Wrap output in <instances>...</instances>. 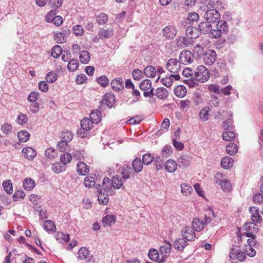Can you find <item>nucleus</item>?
<instances>
[{
	"mask_svg": "<svg viewBox=\"0 0 263 263\" xmlns=\"http://www.w3.org/2000/svg\"><path fill=\"white\" fill-rule=\"evenodd\" d=\"M110 182V179L105 178L102 181V189L100 184H96L95 185L96 192H99L98 200L100 204L106 205L109 201L108 195L112 194L113 191L111 190Z\"/></svg>",
	"mask_w": 263,
	"mask_h": 263,
	"instance_id": "1",
	"label": "nucleus"
},
{
	"mask_svg": "<svg viewBox=\"0 0 263 263\" xmlns=\"http://www.w3.org/2000/svg\"><path fill=\"white\" fill-rule=\"evenodd\" d=\"M195 78L196 81L204 83L210 78L209 71L205 66L200 65L195 70Z\"/></svg>",
	"mask_w": 263,
	"mask_h": 263,
	"instance_id": "2",
	"label": "nucleus"
},
{
	"mask_svg": "<svg viewBox=\"0 0 263 263\" xmlns=\"http://www.w3.org/2000/svg\"><path fill=\"white\" fill-rule=\"evenodd\" d=\"M166 68L173 74L181 71V63L176 59H170L166 63Z\"/></svg>",
	"mask_w": 263,
	"mask_h": 263,
	"instance_id": "3",
	"label": "nucleus"
},
{
	"mask_svg": "<svg viewBox=\"0 0 263 263\" xmlns=\"http://www.w3.org/2000/svg\"><path fill=\"white\" fill-rule=\"evenodd\" d=\"M164 243V245L160 247V260L159 263L164 262L171 252L172 244L167 241H165Z\"/></svg>",
	"mask_w": 263,
	"mask_h": 263,
	"instance_id": "4",
	"label": "nucleus"
},
{
	"mask_svg": "<svg viewBox=\"0 0 263 263\" xmlns=\"http://www.w3.org/2000/svg\"><path fill=\"white\" fill-rule=\"evenodd\" d=\"M140 88L143 90L145 97H151L154 95V89L152 88V82L148 79L142 81L140 84Z\"/></svg>",
	"mask_w": 263,
	"mask_h": 263,
	"instance_id": "5",
	"label": "nucleus"
},
{
	"mask_svg": "<svg viewBox=\"0 0 263 263\" xmlns=\"http://www.w3.org/2000/svg\"><path fill=\"white\" fill-rule=\"evenodd\" d=\"M229 257L231 259H236L242 262L246 259V254L243 251L235 249L233 247L231 249Z\"/></svg>",
	"mask_w": 263,
	"mask_h": 263,
	"instance_id": "6",
	"label": "nucleus"
},
{
	"mask_svg": "<svg viewBox=\"0 0 263 263\" xmlns=\"http://www.w3.org/2000/svg\"><path fill=\"white\" fill-rule=\"evenodd\" d=\"M193 55L192 53L187 50H184L181 52L179 55V61L181 64L186 65L192 62Z\"/></svg>",
	"mask_w": 263,
	"mask_h": 263,
	"instance_id": "7",
	"label": "nucleus"
},
{
	"mask_svg": "<svg viewBox=\"0 0 263 263\" xmlns=\"http://www.w3.org/2000/svg\"><path fill=\"white\" fill-rule=\"evenodd\" d=\"M177 33V29L173 26L168 25L162 30L163 36L167 40L174 39Z\"/></svg>",
	"mask_w": 263,
	"mask_h": 263,
	"instance_id": "8",
	"label": "nucleus"
},
{
	"mask_svg": "<svg viewBox=\"0 0 263 263\" xmlns=\"http://www.w3.org/2000/svg\"><path fill=\"white\" fill-rule=\"evenodd\" d=\"M228 30V25L225 21L218 22L216 29H215V39L221 36L222 33H226Z\"/></svg>",
	"mask_w": 263,
	"mask_h": 263,
	"instance_id": "9",
	"label": "nucleus"
},
{
	"mask_svg": "<svg viewBox=\"0 0 263 263\" xmlns=\"http://www.w3.org/2000/svg\"><path fill=\"white\" fill-rule=\"evenodd\" d=\"M181 236L187 241L194 240L196 235L193 230V228L185 227L181 231Z\"/></svg>",
	"mask_w": 263,
	"mask_h": 263,
	"instance_id": "10",
	"label": "nucleus"
},
{
	"mask_svg": "<svg viewBox=\"0 0 263 263\" xmlns=\"http://www.w3.org/2000/svg\"><path fill=\"white\" fill-rule=\"evenodd\" d=\"M212 22H201L198 25L200 31L204 33H209L212 39L214 38V34L212 32Z\"/></svg>",
	"mask_w": 263,
	"mask_h": 263,
	"instance_id": "11",
	"label": "nucleus"
},
{
	"mask_svg": "<svg viewBox=\"0 0 263 263\" xmlns=\"http://www.w3.org/2000/svg\"><path fill=\"white\" fill-rule=\"evenodd\" d=\"M191 157L187 155H182L178 158L177 162L179 167L181 168L187 167L191 163Z\"/></svg>",
	"mask_w": 263,
	"mask_h": 263,
	"instance_id": "12",
	"label": "nucleus"
},
{
	"mask_svg": "<svg viewBox=\"0 0 263 263\" xmlns=\"http://www.w3.org/2000/svg\"><path fill=\"white\" fill-rule=\"evenodd\" d=\"M70 30L67 28L64 32H59L57 33L54 35V40L58 43L61 44L64 43L67 40V35H69Z\"/></svg>",
	"mask_w": 263,
	"mask_h": 263,
	"instance_id": "13",
	"label": "nucleus"
},
{
	"mask_svg": "<svg viewBox=\"0 0 263 263\" xmlns=\"http://www.w3.org/2000/svg\"><path fill=\"white\" fill-rule=\"evenodd\" d=\"M22 152L24 157L29 160H33L36 156V151L31 147L23 148Z\"/></svg>",
	"mask_w": 263,
	"mask_h": 263,
	"instance_id": "14",
	"label": "nucleus"
},
{
	"mask_svg": "<svg viewBox=\"0 0 263 263\" xmlns=\"http://www.w3.org/2000/svg\"><path fill=\"white\" fill-rule=\"evenodd\" d=\"M192 39L180 36L176 39V45L181 48L187 47L192 44Z\"/></svg>",
	"mask_w": 263,
	"mask_h": 263,
	"instance_id": "15",
	"label": "nucleus"
},
{
	"mask_svg": "<svg viewBox=\"0 0 263 263\" xmlns=\"http://www.w3.org/2000/svg\"><path fill=\"white\" fill-rule=\"evenodd\" d=\"M180 76L179 74H171L168 77H166L161 79V82L167 87H170L172 86L174 80H179L180 79Z\"/></svg>",
	"mask_w": 263,
	"mask_h": 263,
	"instance_id": "16",
	"label": "nucleus"
},
{
	"mask_svg": "<svg viewBox=\"0 0 263 263\" xmlns=\"http://www.w3.org/2000/svg\"><path fill=\"white\" fill-rule=\"evenodd\" d=\"M250 212L252 213L251 220L253 222L259 223L261 221V217L259 213V210L255 206H251L249 208Z\"/></svg>",
	"mask_w": 263,
	"mask_h": 263,
	"instance_id": "17",
	"label": "nucleus"
},
{
	"mask_svg": "<svg viewBox=\"0 0 263 263\" xmlns=\"http://www.w3.org/2000/svg\"><path fill=\"white\" fill-rule=\"evenodd\" d=\"M115 102V96L112 94L107 93L104 96L101 101V104H105L108 107L111 108Z\"/></svg>",
	"mask_w": 263,
	"mask_h": 263,
	"instance_id": "18",
	"label": "nucleus"
},
{
	"mask_svg": "<svg viewBox=\"0 0 263 263\" xmlns=\"http://www.w3.org/2000/svg\"><path fill=\"white\" fill-rule=\"evenodd\" d=\"M203 61L208 66H212L214 63V50L209 49L206 51L203 57Z\"/></svg>",
	"mask_w": 263,
	"mask_h": 263,
	"instance_id": "19",
	"label": "nucleus"
},
{
	"mask_svg": "<svg viewBox=\"0 0 263 263\" xmlns=\"http://www.w3.org/2000/svg\"><path fill=\"white\" fill-rule=\"evenodd\" d=\"M187 245L186 240L182 237V238L176 239L174 242L173 246L176 250L181 251L184 249Z\"/></svg>",
	"mask_w": 263,
	"mask_h": 263,
	"instance_id": "20",
	"label": "nucleus"
},
{
	"mask_svg": "<svg viewBox=\"0 0 263 263\" xmlns=\"http://www.w3.org/2000/svg\"><path fill=\"white\" fill-rule=\"evenodd\" d=\"M186 36L190 39H196L199 36L200 31L198 28L190 26L185 31Z\"/></svg>",
	"mask_w": 263,
	"mask_h": 263,
	"instance_id": "21",
	"label": "nucleus"
},
{
	"mask_svg": "<svg viewBox=\"0 0 263 263\" xmlns=\"http://www.w3.org/2000/svg\"><path fill=\"white\" fill-rule=\"evenodd\" d=\"M177 163L172 159L167 160L164 164L165 169L168 173H174L177 170Z\"/></svg>",
	"mask_w": 263,
	"mask_h": 263,
	"instance_id": "22",
	"label": "nucleus"
},
{
	"mask_svg": "<svg viewBox=\"0 0 263 263\" xmlns=\"http://www.w3.org/2000/svg\"><path fill=\"white\" fill-rule=\"evenodd\" d=\"M234 160L232 158L228 156L224 157L221 160V166L226 170L231 168L233 165Z\"/></svg>",
	"mask_w": 263,
	"mask_h": 263,
	"instance_id": "23",
	"label": "nucleus"
},
{
	"mask_svg": "<svg viewBox=\"0 0 263 263\" xmlns=\"http://www.w3.org/2000/svg\"><path fill=\"white\" fill-rule=\"evenodd\" d=\"M192 227L193 230L200 232L204 228V222L200 219L198 218H195L193 220Z\"/></svg>",
	"mask_w": 263,
	"mask_h": 263,
	"instance_id": "24",
	"label": "nucleus"
},
{
	"mask_svg": "<svg viewBox=\"0 0 263 263\" xmlns=\"http://www.w3.org/2000/svg\"><path fill=\"white\" fill-rule=\"evenodd\" d=\"M90 119L93 124H98L101 121L102 114L101 111L98 110H92L90 115Z\"/></svg>",
	"mask_w": 263,
	"mask_h": 263,
	"instance_id": "25",
	"label": "nucleus"
},
{
	"mask_svg": "<svg viewBox=\"0 0 263 263\" xmlns=\"http://www.w3.org/2000/svg\"><path fill=\"white\" fill-rule=\"evenodd\" d=\"M132 167L135 173H138L142 171L143 163L139 158H136L132 162Z\"/></svg>",
	"mask_w": 263,
	"mask_h": 263,
	"instance_id": "26",
	"label": "nucleus"
},
{
	"mask_svg": "<svg viewBox=\"0 0 263 263\" xmlns=\"http://www.w3.org/2000/svg\"><path fill=\"white\" fill-rule=\"evenodd\" d=\"M116 217L114 215H107L103 218L102 223L104 226L110 227L115 224Z\"/></svg>",
	"mask_w": 263,
	"mask_h": 263,
	"instance_id": "27",
	"label": "nucleus"
},
{
	"mask_svg": "<svg viewBox=\"0 0 263 263\" xmlns=\"http://www.w3.org/2000/svg\"><path fill=\"white\" fill-rule=\"evenodd\" d=\"M113 35V30L100 28L99 31V35L101 39H106L110 37Z\"/></svg>",
	"mask_w": 263,
	"mask_h": 263,
	"instance_id": "28",
	"label": "nucleus"
},
{
	"mask_svg": "<svg viewBox=\"0 0 263 263\" xmlns=\"http://www.w3.org/2000/svg\"><path fill=\"white\" fill-rule=\"evenodd\" d=\"M77 171L79 175H85L88 172L89 169L85 163L79 162L77 166Z\"/></svg>",
	"mask_w": 263,
	"mask_h": 263,
	"instance_id": "29",
	"label": "nucleus"
},
{
	"mask_svg": "<svg viewBox=\"0 0 263 263\" xmlns=\"http://www.w3.org/2000/svg\"><path fill=\"white\" fill-rule=\"evenodd\" d=\"M187 92L186 89L183 85H178L174 89L175 95L179 98L184 97Z\"/></svg>",
	"mask_w": 263,
	"mask_h": 263,
	"instance_id": "30",
	"label": "nucleus"
},
{
	"mask_svg": "<svg viewBox=\"0 0 263 263\" xmlns=\"http://www.w3.org/2000/svg\"><path fill=\"white\" fill-rule=\"evenodd\" d=\"M110 186L111 189H119L122 185L121 179L118 176H114L111 179H110Z\"/></svg>",
	"mask_w": 263,
	"mask_h": 263,
	"instance_id": "31",
	"label": "nucleus"
},
{
	"mask_svg": "<svg viewBox=\"0 0 263 263\" xmlns=\"http://www.w3.org/2000/svg\"><path fill=\"white\" fill-rule=\"evenodd\" d=\"M148 257L150 259L154 261H158L160 260V254L155 249H151L148 253Z\"/></svg>",
	"mask_w": 263,
	"mask_h": 263,
	"instance_id": "32",
	"label": "nucleus"
},
{
	"mask_svg": "<svg viewBox=\"0 0 263 263\" xmlns=\"http://www.w3.org/2000/svg\"><path fill=\"white\" fill-rule=\"evenodd\" d=\"M35 181L32 179L27 178L24 180L23 186L25 190L30 191L35 187Z\"/></svg>",
	"mask_w": 263,
	"mask_h": 263,
	"instance_id": "33",
	"label": "nucleus"
},
{
	"mask_svg": "<svg viewBox=\"0 0 263 263\" xmlns=\"http://www.w3.org/2000/svg\"><path fill=\"white\" fill-rule=\"evenodd\" d=\"M95 175L93 176H87L85 178L84 181V184L85 187L90 188L92 186H95L96 184L95 181Z\"/></svg>",
	"mask_w": 263,
	"mask_h": 263,
	"instance_id": "34",
	"label": "nucleus"
},
{
	"mask_svg": "<svg viewBox=\"0 0 263 263\" xmlns=\"http://www.w3.org/2000/svg\"><path fill=\"white\" fill-rule=\"evenodd\" d=\"M155 95L160 99H164L167 97L168 92L166 88L159 87L156 89Z\"/></svg>",
	"mask_w": 263,
	"mask_h": 263,
	"instance_id": "35",
	"label": "nucleus"
},
{
	"mask_svg": "<svg viewBox=\"0 0 263 263\" xmlns=\"http://www.w3.org/2000/svg\"><path fill=\"white\" fill-rule=\"evenodd\" d=\"M78 256L81 260H85L90 256V251L86 247H82L78 251Z\"/></svg>",
	"mask_w": 263,
	"mask_h": 263,
	"instance_id": "36",
	"label": "nucleus"
},
{
	"mask_svg": "<svg viewBox=\"0 0 263 263\" xmlns=\"http://www.w3.org/2000/svg\"><path fill=\"white\" fill-rule=\"evenodd\" d=\"M93 123L87 118L83 119L81 122V126L83 130L88 131L92 128Z\"/></svg>",
	"mask_w": 263,
	"mask_h": 263,
	"instance_id": "37",
	"label": "nucleus"
},
{
	"mask_svg": "<svg viewBox=\"0 0 263 263\" xmlns=\"http://www.w3.org/2000/svg\"><path fill=\"white\" fill-rule=\"evenodd\" d=\"M144 73L146 77L154 78L157 73L155 68L152 66H147L144 69Z\"/></svg>",
	"mask_w": 263,
	"mask_h": 263,
	"instance_id": "38",
	"label": "nucleus"
},
{
	"mask_svg": "<svg viewBox=\"0 0 263 263\" xmlns=\"http://www.w3.org/2000/svg\"><path fill=\"white\" fill-rule=\"evenodd\" d=\"M112 88L118 91L123 88V82L121 79H114L111 82Z\"/></svg>",
	"mask_w": 263,
	"mask_h": 263,
	"instance_id": "39",
	"label": "nucleus"
},
{
	"mask_svg": "<svg viewBox=\"0 0 263 263\" xmlns=\"http://www.w3.org/2000/svg\"><path fill=\"white\" fill-rule=\"evenodd\" d=\"M90 55L87 51L83 50L80 52L79 59L83 64H87L90 60Z\"/></svg>",
	"mask_w": 263,
	"mask_h": 263,
	"instance_id": "40",
	"label": "nucleus"
},
{
	"mask_svg": "<svg viewBox=\"0 0 263 263\" xmlns=\"http://www.w3.org/2000/svg\"><path fill=\"white\" fill-rule=\"evenodd\" d=\"M44 229L47 231H51L54 232L56 231V226L54 222L51 220H46L44 223Z\"/></svg>",
	"mask_w": 263,
	"mask_h": 263,
	"instance_id": "41",
	"label": "nucleus"
},
{
	"mask_svg": "<svg viewBox=\"0 0 263 263\" xmlns=\"http://www.w3.org/2000/svg\"><path fill=\"white\" fill-rule=\"evenodd\" d=\"M222 190L225 192H230L232 190V185L230 182L227 179H223L218 183Z\"/></svg>",
	"mask_w": 263,
	"mask_h": 263,
	"instance_id": "42",
	"label": "nucleus"
},
{
	"mask_svg": "<svg viewBox=\"0 0 263 263\" xmlns=\"http://www.w3.org/2000/svg\"><path fill=\"white\" fill-rule=\"evenodd\" d=\"M181 189V192L183 195L189 196L191 195L192 192V187L187 183H182L180 185Z\"/></svg>",
	"mask_w": 263,
	"mask_h": 263,
	"instance_id": "43",
	"label": "nucleus"
},
{
	"mask_svg": "<svg viewBox=\"0 0 263 263\" xmlns=\"http://www.w3.org/2000/svg\"><path fill=\"white\" fill-rule=\"evenodd\" d=\"M227 154L230 155H235L238 151L237 146L234 143H230L226 148Z\"/></svg>",
	"mask_w": 263,
	"mask_h": 263,
	"instance_id": "44",
	"label": "nucleus"
},
{
	"mask_svg": "<svg viewBox=\"0 0 263 263\" xmlns=\"http://www.w3.org/2000/svg\"><path fill=\"white\" fill-rule=\"evenodd\" d=\"M108 20V15L104 13H101L96 16V21L100 25L105 24L107 22Z\"/></svg>",
	"mask_w": 263,
	"mask_h": 263,
	"instance_id": "45",
	"label": "nucleus"
},
{
	"mask_svg": "<svg viewBox=\"0 0 263 263\" xmlns=\"http://www.w3.org/2000/svg\"><path fill=\"white\" fill-rule=\"evenodd\" d=\"M223 8V6L222 2L220 1H216V4L215 3V20H218L220 18V13L219 11H221Z\"/></svg>",
	"mask_w": 263,
	"mask_h": 263,
	"instance_id": "46",
	"label": "nucleus"
},
{
	"mask_svg": "<svg viewBox=\"0 0 263 263\" xmlns=\"http://www.w3.org/2000/svg\"><path fill=\"white\" fill-rule=\"evenodd\" d=\"M71 153H69L68 152H64L60 156V160L63 164L66 165L70 162L72 159V156Z\"/></svg>",
	"mask_w": 263,
	"mask_h": 263,
	"instance_id": "47",
	"label": "nucleus"
},
{
	"mask_svg": "<svg viewBox=\"0 0 263 263\" xmlns=\"http://www.w3.org/2000/svg\"><path fill=\"white\" fill-rule=\"evenodd\" d=\"M222 137L223 140L231 141L234 139L235 135L231 130H226L222 133Z\"/></svg>",
	"mask_w": 263,
	"mask_h": 263,
	"instance_id": "48",
	"label": "nucleus"
},
{
	"mask_svg": "<svg viewBox=\"0 0 263 263\" xmlns=\"http://www.w3.org/2000/svg\"><path fill=\"white\" fill-rule=\"evenodd\" d=\"M56 239L60 242H67L70 240L69 234H65L63 232H58L56 235Z\"/></svg>",
	"mask_w": 263,
	"mask_h": 263,
	"instance_id": "49",
	"label": "nucleus"
},
{
	"mask_svg": "<svg viewBox=\"0 0 263 263\" xmlns=\"http://www.w3.org/2000/svg\"><path fill=\"white\" fill-rule=\"evenodd\" d=\"M17 137L21 142H25L29 139L30 134L26 130H22L18 133Z\"/></svg>",
	"mask_w": 263,
	"mask_h": 263,
	"instance_id": "50",
	"label": "nucleus"
},
{
	"mask_svg": "<svg viewBox=\"0 0 263 263\" xmlns=\"http://www.w3.org/2000/svg\"><path fill=\"white\" fill-rule=\"evenodd\" d=\"M210 108L209 106L204 107L199 112V117L203 121H206L208 120L209 116V112Z\"/></svg>",
	"mask_w": 263,
	"mask_h": 263,
	"instance_id": "51",
	"label": "nucleus"
},
{
	"mask_svg": "<svg viewBox=\"0 0 263 263\" xmlns=\"http://www.w3.org/2000/svg\"><path fill=\"white\" fill-rule=\"evenodd\" d=\"M132 173H133L132 172V169L129 166L123 167L121 171L122 178L125 180H127V179L129 178L130 175Z\"/></svg>",
	"mask_w": 263,
	"mask_h": 263,
	"instance_id": "52",
	"label": "nucleus"
},
{
	"mask_svg": "<svg viewBox=\"0 0 263 263\" xmlns=\"http://www.w3.org/2000/svg\"><path fill=\"white\" fill-rule=\"evenodd\" d=\"M58 146L59 147L61 152H70V147L68 145V142L65 141H59L58 143Z\"/></svg>",
	"mask_w": 263,
	"mask_h": 263,
	"instance_id": "53",
	"label": "nucleus"
},
{
	"mask_svg": "<svg viewBox=\"0 0 263 263\" xmlns=\"http://www.w3.org/2000/svg\"><path fill=\"white\" fill-rule=\"evenodd\" d=\"M62 53V49L59 45L55 46L53 47L51 51V56L54 58H59Z\"/></svg>",
	"mask_w": 263,
	"mask_h": 263,
	"instance_id": "54",
	"label": "nucleus"
},
{
	"mask_svg": "<svg viewBox=\"0 0 263 263\" xmlns=\"http://www.w3.org/2000/svg\"><path fill=\"white\" fill-rule=\"evenodd\" d=\"M45 155L47 158L52 159L58 156V154L54 148L50 147L47 148L45 152Z\"/></svg>",
	"mask_w": 263,
	"mask_h": 263,
	"instance_id": "55",
	"label": "nucleus"
},
{
	"mask_svg": "<svg viewBox=\"0 0 263 263\" xmlns=\"http://www.w3.org/2000/svg\"><path fill=\"white\" fill-rule=\"evenodd\" d=\"M79 65V63L78 61L72 59L69 62L67 68L69 71H74L78 69Z\"/></svg>",
	"mask_w": 263,
	"mask_h": 263,
	"instance_id": "56",
	"label": "nucleus"
},
{
	"mask_svg": "<svg viewBox=\"0 0 263 263\" xmlns=\"http://www.w3.org/2000/svg\"><path fill=\"white\" fill-rule=\"evenodd\" d=\"M65 165H62L59 162H55L53 164L52 166V170L56 173H59L61 172L65 171Z\"/></svg>",
	"mask_w": 263,
	"mask_h": 263,
	"instance_id": "57",
	"label": "nucleus"
},
{
	"mask_svg": "<svg viewBox=\"0 0 263 263\" xmlns=\"http://www.w3.org/2000/svg\"><path fill=\"white\" fill-rule=\"evenodd\" d=\"M3 186L5 190V191L10 194H11L13 192V187L11 181L10 180H6L4 181L3 183Z\"/></svg>",
	"mask_w": 263,
	"mask_h": 263,
	"instance_id": "58",
	"label": "nucleus"
},
{
	"mask_svg": "<svg viewBox=\"0 0 263 263\" xmlns=\"http://www.w3.org/2000/svg\"><path fill=\"white\" fill-rule=\"evenodd\" d=\"M61 136L62 140L67 142H70L73 138V135L70 131L63 132L61 133Z\"/></svg>",
	"mask_w": 263,
	"mask_h": 263,
	"instance_id": "59",
	"label": "nucleus"
},
{
	"mask_svg": "<svg viewBox=\"0 0 263 263\" xmlns=\"http://www.w3.org/2000/svg\"><path fill=\"white\" fill-rule=\"evenodd\" d=\"M173 148L171 146H165L161 151V156L162 157L167 158L172 153Z\"/></svg>",
	"mask_w": 263,
	"mask_h": 263,
	"instance_id": "60",
	"label": "nucleus"
},
{
	"mask_svg": "<svg viewBox=\"0 0 263 263\" xmlns=\"http://www.w3.org/2000/svg\"><path fill=\"white\" fill-rule=\"evenodd\" d=\"M154 158L150 154H145L142 156V162L145 165L150 164L154 160Z\"/></svg>",
	"mask_w": 263,
	"mask_h": 263,
	"instance_id": "61",
	"label": "nucleus"
},
{
	"mask_svg": "<svg viewBox=\"0 0 263 263\" xmlns=\"http://www.w3.org/2000/svg\"><path fill=\"white\" fill-rule=\"evenodd\" d=\"M204 17L206 22L213 23L214 21V10L210 9L208 10L204 14Z\"/></svg>",
	"mask_w": 263,
	"mask_h": 263,
	"instance_id": "62",
	"label": "nucleus"
},
{
	"mask_svg": "<svg viewBox=\"0 0 263 263\" xmlns=\"http://www.w3.org/2000/svg\"><path fill=\"white\" fill-rule=\"evenodd\" d=\"M28 121L27 116L24 114H20L18 115L16 119V122L20 125H24Z\"/></svg>",
	"mask_w": 263,
	"mask_h": 263,
	"instance_id": "63",
	"label": "nucleus"
},
{
	"mask_svg": "<svg viewBox=\"0 0 263 263\" xmlns=\"http://www.w3.org/2000/svg\"><path fill=\"white\" fill-rule=\"evenodd\" d=\"M253 200L256 204H261L263 203V195L260 193L255 194L253 197Z\"/></svg>",
	"mask_w": 263,
	"mask_h": 263,
	"instance_id": "64",
	"label": "nucleus"
}]
</instances>
